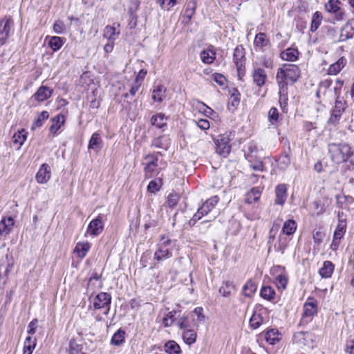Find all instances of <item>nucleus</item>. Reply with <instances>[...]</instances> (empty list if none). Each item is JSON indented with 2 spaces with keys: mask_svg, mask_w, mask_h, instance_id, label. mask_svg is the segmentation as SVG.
<instances>
[{
  "mask_svg": "<svg viewBox=\"0 0 354 354\" xmlns=\"http://www.w3.org/2000/svg\"><path fill=\"white\" fill-rule=\"evenodd\" d=\"M301 76V71L298 66L295 64H284L279 68L276 75V80L278 85L283 84L288 86V84L295 83Z\"/></svg>",
  "mask_w": 354,
  "mask_h": 354,
  "instance_id": "obj_1",
  "label": "nucleus"
},
{
  "mask_svg": "<svg viewBox=\"0 0 354 354\" xmlns=\"http://www.w3.org/2000/svg\"><path fill=\"white\" fill-rule=\"evenodd\" d=\"M328 150L331 160L335 164L347 161L353 154L351 146L346 143H329Z\"/></svg>",
  "mask_w": 354,
  "mask_h": 354,
  "instance_id": "obj_2",
  "label": "nucleus"
},
{
  "mask_svg": "<svg viewBox=\"0 0 354 354\" xmlns=\"http://www.w3.org/2000/svg\"><path fill=\"white\" fill-rule=\"evenodd\" d=\"M176 243V240L166 239L165 236H162L158 244V250L155 252L154 259L162 261L171 258L173 255L172 251Z\"/></svg>",
  "mask_w": 354,
  "mask_h": 354,
  "instance_id": "obj_3",
  "label": "nucleus"
},
{
  "mask_svg": "<svg viewBox=\"0 0 354 354\" xmlns=\"http://www.w3.org/2000/svg\"><path fill=\"white\" fill-rule=\"evenodd\" d=\"M346 107V102L337 97L334 107L331 111L330 115L328 119V124L336 126L339 123Z\"/></svg>",
  "mask_w": 354,
  "mask_h": 354,
  "instance_id": "obj_4",
  "label": "nucleus"
},
{
  "mask_svg": "<svg viewBox=\"0 0 354 354\" xmlns=\"http://www.w3.org/2000/svg\"><path fill=\"white\" fill-rule=\"evenodd\" d=\"M111 295L105 292L98 293L93 300V305L94 309L99 310L103 308H106L104 315H108L110 310V306L111 303Z\"/></svg>",
  "mask_w": 354,
  "mask_h": 354,
  "instance_id": "obj_5",
  "label": "nucleus"
},
{
  "mask_svg": "<svg viewBox=\"0 0 354 354\" xmlns=\"http://www.w3.org/2000/svg\"><path fill=\"white\" fill-rule=\"evenodd\" d=\"M216 145V151L220 156L226 157L231 151V146L230 145V138L228 136L222 134L219 135L214 140Z\"/></svg>",
  "mask_w": 354,
  "mask_h": 354,
  "instance_id": "obj_6",
  "label": "nucleus"
},
{
  "mask_svg": "<svg viewBox=\"0 0 354 354\" xmlns=\"http://www.w3.org/2000/svg\"><path fill=\"white\" fill-rule=\"evenodd\" d=\"M317 313V301L313 297H309L304 305L302 322L308 323Z\"/></svg>",
  "mask_w": 354,
  "mask_h": 354,
  "instance_id": "obj_7",
  "label": "nucleus"
},
{
  "mask_svg": "<svg viewBox=\"0 0 354 354\" xmlns=\"http://www.w3.org/2000/svg\"><path fill=\"white\" fill-rule=\"evenodd\" d=\"M13 20L11 17L6 16L0 21V44H6L7 39L10 37L12 26H13Z\"/></svg>",
  "mask_w": 354,
  "mask_h": 354,
  "instance_id": "obj_8",
  "label": "nucleus"
},
{
  "mask_svg": "<svg viewBox=\"0 0 354 354\" xmlns=\"http://www.w3.org/2000/svg\"><path fill=\"white\" fill-rule=\"evenodd\" d=\"M104 225L102 221V215L93 219L88 225L86 233L93 236H98L103 230Z\"/></svg>",
  "mask_w": 354,
  "mask_h": 354,
  "instance_id": "obj_9",
  "label": "nucleus"
},
{
  "mask_svg": "<svg viewBox=\"0 0 354 354\" xmlns=\"http://www.w3.org/2000/svg\"><path fill=\"white\" fill-rule=\"evenodd\" d=\"M354 36V18L348 20L341 29V33L338 41H345Z\"/></svg>",
  "mask_w": 354,
  "mask_h": 354,
  "instance_id": "obj_10",
  "label": "nucleus"
},
{
  "mask_svg": "<svg viewBox=\"0 0 354 354\" xmlns=\"http://www.w3.org/2000/svg\"><path fill=\"white\" fill-rule=\"evenodd\" d=\"M292 341L301 347L310 346L312 342L311 334L309 332H297L293 335Z\"/></svg>",
  "mask_w": 354,
  "mask_h": 354,
  "instance_id": "obj_11",
  "label": "nucleus"
},
{
  "mask_svg": "<svg viewBox=\"0 0 354 354\" xmlns=\"http://www.w3.org/2000/svg\"><path fill=\"white\" fill-rule=\"evenodd\" d=\"M53 90L46 86H41L34 95L31 97V100H35L38 102H43L50 97Z\"/></svg>",
  "mask_w": 354,
  "mask_h": 354,
  "instance_id": "obj_12",
  "label": "nucleus"
},
{
  "mask_svg": "<svg viewBox=\"0 0 354 354\" xmlns=\"http://www.w3.org/2000/svg\"><path fill=\"white\" fill-rule=\"evenodd\" d=\"M51 176L50 169L48 164H42L36 174V180L37 183L44 184L47 183Z\"/></svg>",
  "mask_w": 354,
  "mask_h": 354,
  "instance_id": "obj_13",
  "label": "nucleus"
},
{
  "mask_svg": "<svg viewBox=\"0 0 354 354\" xmlns=\"http://www.w3.org/2000/svg\"><path fill=\"white\" fill-rule=\"evenodd\" d=\"M252 76L254 83L257 86L262 87L265 84L267 79V74L263 68H254L252 71Z\"/></svg>",
  "mask_w": 354,
  "mask_h": 354,
  "instance_id": "obj_14",
  "label": "nucleus"
},
{
  "mask_svg": "<svg viewBox=\"0 0 354 354\" xmlns=\"http://www.w3.org/2000/svg\"><path fill=\"white\" fill-rule=\"evenodd\" d=\"M15 224L12 217L3 218L0 221V236L6 237L8 235Z\"/></svg>",
  "mask_w": 354,
  "mask_h": 354,
  "instance_id": "obj_15",
  "label": "nucleus"
},
{
  "mask_svg": "<svg viewBox=\"0 0 354 354\" xmlns=\"http://www.w3.org/2000/svg\"><path fill=\"white\" fill-rule=\"evenodd\" d=\"M103 147V140L100 133L95 132L92 134L88 145V149H93L96 152L100 151Z\"/></svg>",
  "mask_w": 354,
  "mask_h": 354,
  "instance_id": "obj_16",
  "label": "nucleus"
},
{
  "mask_svg": "<svg viewBox=\"0 0 354 354\" xmlns=\"http://www.w3.org/2000/svg\"><path fill=\"white\" fill-rule=\"evenodd\" d=\"M275 203L283 205L287 198V186L285 184H279L275 188Z\"/></svg>",
  "mask_w": 354,
  "mask_h": 354,
  "instance_id": "obj_17",
  "label": "nucleus"
},
{
  "mask_svg": "<svg viewBox=\"0 0 354 354\" xmlns=\"http://www.w3.org/2000/svg\"><path fill=\"white\" fill-rule=\"evenodd\" d=\"M279 86V102L280 106L283 112L287 111V105H288V86H285L283 84L278 85Z\"/></svg>",
  "mask_w": 354,
  "mask_h": 354,
  "instance_id": "obj_18",
  "label": "nucleus"
},
{
  "mask_svg": "<svg viewBox=\"0 0 354 354\" xmlns=\"http://www.w3.org/2000/svg\"><path fill=\"white\" fill-rule=\"evenodd\" d=\"M299 52L297 48H288L280 53V57L288 62H295L299 58Z\"/></svg>",
  "mask_w": 354,
  "mask_h": 354,
  "instance_id": "obj_19",
  "label": "nucleus"
},
{
  "mask_svg": "<svg viewBox=\"0 0 354 354\" xmlns=\"http://www.w3.org/2000/svg\"><path fill=\"white\" fill-rule=\"evenodd\" d=\"M265 339L270 344L275 345L281 340V334L277 328H270L266 332Z\"/></svg>",
  "mask_w": 354,
  "mask_h": 354,
  "instance_id": "obj_20",
  "label": "nucleus"
},
{
  "mask_svg": "<svg viewBox=\"0 0 354 354\" xmlns=\"http://www.w3.org/2000/svg\"><path fill=\"white\" fill-rule=\"evenodd\" d=\"M91 248V244L88 241L86 242H78L75 248L74 253L77 254V257L83 259L87 254V252Z\"/></svg>",
  "mask_w": 354,
  "mask_h": 354,
  "instance_id": "obj_21",
  "label": "nucleus"
},
{
  "mask_svg": "<svg viewBox=\"0 0 354 354\" xmlns=\"http://www.w3.org/2000/svg\"><path fill=\"white\" fill-rule=\"evenodd\" d=\"M334 264L330 261H325L322 267L319 270V274L322 278H330L333 273Z\"/></svg>",
  "mask_w": 354,
  "mask_h": 354,
  "instance_id": "obj_22",
  "label": "nucleus"
},
{
  "mask_svg": "<svg viewBox=\"0 0 354 354\" xmlns=\"http://www.w3.org/2000/svg\"><path fill=\"white\" fill-rule=\"evenodd\" d=\"M166 88L162 85L153 86L152 91V100L154 102H162L165 96Z\"/></svg>",
  "mask_w": 354,
  "mask_h": 354,
  "instance_id": "obj_23",
  "label": "nucleus"
},
{
  "mask_svg": "<svg viewBox=\"0 0 354 354\" xmlns=\"http://www.w3.org/2000/svg\"><path fill=\"white\" fill-rule=\"evenodd\" d=\"M166 119L165 115L162 113H159L154 115L151 118V124L156 126L157 128L162 131L167 127V123L165 122Z\"/></svg>",
  "mask_w": 354,
  "mask_h": 354,
  "instance_id": "obj_24",
  "label": "nucleus"
},
{
  "mask_svg": "<svg viewBox=\"0 0 354 354\" xmlns=\"http://www.w3.org/2000/svg\"><path fill=\"white\" fill-rule=\"evenodd\" d=\"M346 59L344 57L339 58L335 63L331 64L328 70L329 75H337L346 66Z\"/></svg>",
  "mask_w": 354,
  "mask_h": 354,
  "instance_id": "obj_25",
  "label": "nucleus"
},
{
  "mask_svg": "<svg viewBox=\"0 0 354 354\" xmlns=\"http://www.w3.org/2000/svg\"><path fill=\"white\" fill-rule=\"evenodd\" d=\"M219 198L218 196H214L209 198H208L200 207L201 211L203 212V214L206 215L212 211V209L215 207V205L218 203Z\"/></svg>",
  "mask_w": 354,
  "mask_h": 354,
  "instance_id": "obj_26",
  "label": "nucleus"
},
{
  "mask_svg": "<svg viewBox=\"0 0 354 354\" xmlns=\"http://www.w3.org/2000/svg\"><path fill=\"white\" fill-rule=\"evenodd\" d=\"M50 121L52 124L50 126L49 130L50 133L56 134L64 122V115L58 114L55 117L53 118Z\"/></svg>",
  "mask_w": 354,
  "mask_h": 354,
  "instance_id": "obj_27",
  "label": "nucleus"
},
{
  "mask_svg": "<svg viewBox=\"0 0 354 354\" xmlns=\"http://www.w3.org/2000/svg\"><path fill=\"white\" fill-rule=\"evenodd\" d=\"M248 151L245 152V157L249 162H252L258 153V146L256 142L251 141L248 145Z\"/></svg>",
  "mask_w": 354,
  "mask_h": 354,
  "instance_id": "obj_28",
  "label": "nucleus"
},
{
  "mask_svg": "<svg viewBox=\"0 0 354 354\" xmlns=\"http://www.w3.org/2000/svg\"><path fill=\"white\" fill-rule=\"evenodd\" d=\"M230 92V98L228 102V107L232 106L234 109H236L240 103L241 93L236 88H233Z\"/></svg>",
  "mask_w": 354,
  "mask_h": 354,
  "instance_id": "obj_29",
  "label": "nucleus"
},
{
  "mask_svg": "<svg viewBox=\"0 0 354 354\" xmlns=\"http://www.w3.org/2000/svg\"><path fill=\"white\" fill-rule=\"evenodd\" d=\"M270 44V41L266 38V35L264 32H259L256 35L254 46L255 48L263 49V47L267 46Z\"/></svg>",
  "mask_w": 354,
  "mask_h": 354,
  "instance_id": "obj_30",
  "label": "nucleus"
},
{
  "mask_svg": "<svg viewBox=\"0 0 354 354\" xmlns=\"http://www.w3.org/2000/svg\"><path fill=\"white\" fill-rule=\"evenodd\" d=\"M346 223L345 219L339 218V223L333 234L335 239H342L346 232Z\"/></svg>",
  "mask_w": 354,
  "mask_h": 354,
  "instance_id": "obj_31",
  "label": "nucleus"
},
{
  "mask_svg": "<svg viewBox=\"0 0 354 354\" xmlns=\"http://www.w3.org/2000/svg\"><path fill=\"white\" fill-rule=\"evenodd\" d=\"M49 118V113L47 111H43L33 122L31 129L35 130L43 126L44 122Z\"/></svg>",
  "mask_w": 354,
  "mask_h": 354,
  "instance_id": "obj_32",
  "label": "nucleus"
},
{
  "mask_svg": "<svg viewBox=\"0 0 354 354\" xmlns=\"http://www.w3.org/2000/svg\"><path fill=\"white\" fill-rule=\"evenodd\" d=\"M297 229V223L292 219H289L286 221L283 225L282 232L286 235H292L293 234Z\"/></svg>",
  "mask_w": 354,
  "mask_h": 354,
  "instance_id": "obj_33",
  "label": "nucleus"
},
{
  "mask_svg": "<svg viewBox=\"0 0 354 354\" xmlns=\"http://www.w3.org/2000/svg\"><path fill=\"white\" fill-rule=\"evenodd\" d=\"M64 39L57 36L50 37L48 46L53 51L59 50L64 44Z\"/></svg>",
  "mask_w": 354,
  "mask_h": 354,
  "instance_id": "obj_34",
  "label": "nucleus"
},
{
  "mask_svg": "<svg viewBox=\"0 0 354 354\" xmlns=\"http://www.w3.org/2000/svg\"><path fill=\"white\" fill-rule=\"evenodd\" d=\"M165 350L169 354H180L181 349L180 346L173 340L167 342L165 344Z\"/></svg>",
  "mask_w": 354,
  "mask_h": 354,
  "instance_id": "obj_35",
  "label": "nucleus"
},
{
  "mask_svg": "<svg viewBox=\"0 0 354 354\" xmlns=\"http://www.w3.org/2000/svg\"><path fill=\"white\" fill-rule=\"evenodd\" d=\"M196 333L193 329H187L183 333V339L188 345L194 344L196 340Z\"/></svg>",
  "mask_w": 354,
  "mask_h": 354,
  "instance_id": "obj_36",
  "label": "nucleus"
},
{
  "mask_svg": "<svg viewBox=\"0 0 354 354\" xmlns=\"http://www.w3.org/2000/svg\"><path fill=\"white\" fill-rule=\"evenodd\" d=\"M234 289V286L232 281H224L222 286L219 288L218 292L223 297H229L232 291Z\"/></svg>",
  "mask_w": 354,
  "mask_h": 354,
  "instance_id": "obj_37",
  "label": "nucleus"
},
{
  "mask_svg": "<svg viewBox=\"0 0 354 354\" xmlns=\"http://www.w3.org/2000/svg\"><path fill=\"white\" fill-rule=\"evenodd\" d=\"M279 112L276 107H272L268 113V119L270 125H277L279 122Z\"/></svg>",
  "mask_w": 354,
  "mask_h": 354,
  "instance_id": "obj_38",
  "label": "nucleus"
},
{
  "mask_svg": "<svg viewBox=\"0 0 354 354\" xmlns=\"http://www.w3.org/2000/svg\"><path fill=\"white\" fill-rule=\"evenodd\" d=\"M322 21V13L319 11L315 12L312 17L311 24H310V31L314 32H315L319 26L321 25Z\"/></svg>",
  "mask_w": 354,
  "mask_h": 354,
  "instance_id": "obj_39",
  "label": "nucleus"
},
{
  "mask_svg": "<svg viewBox=\"0 0 354 354\" xmlns=\"http://www.w3.org/2000/svg\"><path fill=\"white\" fill-rule=\"evenodd\" d=\"M83 345L72 339L69 343V354H86L83 352Z\"/></svg>",
  "mask_w": 354,
  "mask_h": 354,
  "instance_id": "obj_40",
  "label": "nucleus"
},
{
  "mask_svg": "<svg viewBox=\"0 0 354 354\" xmlns=\"http://www.w3.org/2000/svg\"><path fill=\"white\" fill-rule=\"evenodd\" d=\"M215 53L210 50H203L201 53V59L202 62L205 64H212L214 62L216 57Z\"/></svg>",
  "mask_w": 354,
  "mask_h": 354,
  "instance_id": "obj_41",
  "label": "nucleus"
},
{
  "mask_svg": "<svg viewBox=\"0 0 354 354\" xmlns=\"http://www.w3.org/2000/svg\"><path fill=\"white\" fill-rule=\"evenodd\" d=\"M245 48L242 45H238L234 52L233 59L235 64H237L239 62H244L245 59Z\"/></svg>",
  "mask_w": 354,
  "mask_h": 354,
  "instance_id": "obj_42",
  "label": "nucleus"
},
{
  "mask_svg": "<svg viewBox=\"0 0 354 354\" xmlns=\"http://www.w3.org/2000/svg\"><path fill=\"white\" fill-rule=\"evenodd\" d=\"M260 295L263 299L271 301L274 298L275 291L270 286H263L260 291Z\"/></svg>",
  "mask_w": 354,
  "mask_h": 354,
  "instance_id": "obj_43",
  "label": "nucleus"
},
{
  "mask_svg": "<svg viewBox=\"0 0 354 354\" xmlns=\"http://www.w3.org/2000/svg\"><path fill=\"white\" fill-rule=\"evenodd\" d=\"M257 290V286L254 281L249 280L243 287V292L245 297H251Z\"/></svg>",
  "mask_w": 354,
  "mask_h": 354,
  "instance_id": "obj_44",
  "label": "nucleus"
},
{
  "mask_svg": "<svg viewBox=\"0 0 354 354\" xmlns=\"http://www.w3.org/2000/svg\"><path fill=\"white\" fill-rule=\"evenodd\" d=\"M263 321L262 315L254 312L250 319V326L252 328L257 329L262 324Z\"/></svg>",
  "mask_w": 354,
  "mask_h": 354,
  "instance_id": "obj_45",
  "label": "nucleus"
},
{
  "mask_svg": "<svg viewBox=\"0 0 354 354\" xmlns=\"http://www.w3.org/2000/svg\"><path fill=\"white\" fill-rule=\"evenodd\" d=\"M261 196V192L258 187H253L247 194L246 202L252 203L257 202Z\"/></svg>",
  "mask_w": 354,
  "mask_h": 354,
  "instance_id": "obj_46",
  "label": "nucleus"
},
{
  "mask_svg": "<svg viewBox=\"0 0 354 354\" xmlns=\"http://www.w3.org/2000/svg\"><path fill=\"white\" fill-rule=\"evenodd\" d=\"M124 331L122 330H118L117 332H115L111 340V342L112 344L115 346H120L122 344L124 341Z\"/></svg>",
  "mask_w": 354,
  "mask_h": 354,
  "instance_id": "obj_47",
  "label": "nucleus"
},
{
  "mask_svg": "<svg viewBox=\"0 0 354 354\" xmlns=\"http://www.w3.org/2000/svg\"><path fill=\"white\" fill-rule=\"evenodd\" d=\"M27 138V132L25 129H21L16 132L13 136L14 143L19 144L21 146L26 141Z\"/></svg>",
  "mask_w": 354,
  "mask_h": 354,
  "instance_id": "obj_48",
  "label": "nucleus"
},
{
  "mask_svg": "<svg viewBox=\"0 0 354 354\" xmlns=\"http://www.w3.org/2000/svg\"><path fill=\"white\" fill-rule=\"evenodd\" d=\"M288 241L286 238H283L280 235L279 240L274 245V250L277 252H279L281 254H283L288 246Z\"/></svg>",
  "mask_w": 354,
  "mask_h": 354,
  "instance_id": "obj_49",
  "label": "nucleus"
},
{
  "mask_svg": "<svg viewBox=\"0 0 354 354\" xmlns=\"http://www.w3.org/2000/svg\"><path fill=\"white\" fill-rule=\"evenodd\" d=\"M162 185V182L161 178L151 180L147 186V190L150 193L155 194L160 190Z\"/></svg>",
  "mask_w": 354,
  "mask_h": 354,
  "instance_id": "obj_50",
  "label": "nucleus"
},
{
  "mask_svg": "<svg viewBox=\"0 0 354 354\" xmlns=\"http://www.w3.org/2000/svg\"><path fill=\"white\" fill-rule=\"evenodd\" d=\"M196 8V3L194 0H190L186 5L185 17L190 20L194 15Z\"/></svg>",
  "mask_w": 354,
  "mask_h": 354,
  "instance_id": "obj_51",
  "label": "nucleus"
},
{
  "mask_svg": "<svg viewBox=\"0 0 354 354\" xmlns=\"http://www.w3.org/2000/svg\"><path fill=\"white\" fill-rule=\"evenodd\" d=\"M279 167L281 169H286L290 164V157L288 153L285 152L278 160Z\"/></svg>",
  "mask_w": 354,
  "mask_h": 354,
  "instance_id": "obj_52",
  "label": "nucleus"
},
{
  "mask_svg": "<svg viewBox=\"0 0 354 354\" xmlns=\"http://www.w3.org/2000/svg\"><path fill=\"white\" fill-rule=\"evenodd\" d=\"M180 311L171 310L169 312L166 316L163 318L162 323L165 327L171 326L175 321L176 315Z\"/></svg>",
  "mask_w": 354,
  "mask_h": 354,
  "instance_id": "obj_53",
  "label": "nucleus"
},
{
  "mask_svg": "<svg viewBox=\"0 0 354 354\" xmlns=\"http://www.w3.org/2000/svg\"><path fill=\"white\" fill-rule=\"evenodd\" d=\"M178 326L184 330L187 329H191L190 328L192 326V324L189 320V318L187 316H182L178 321L177 323Z\"/></svg>",
  "mask_w": 354,
  "mask_h": 354,
  "instance_id": "obj_54",
  "label": "nucleus"
},
{
  "mask_svg": "<svg viewBox=\"0 0 354 354\" xmlns=\"http://www.w3.org/2000/svg\"><path fill=\"white\" fill-rule=\"evenodd\" d=\"M340 4L341 2L339 0H329L325 4V8L328 12L332 14L340 7Z\"/></svg>",
  "mask_w": 354,
  "mask_h": 354,
  "instance_id": "obj_55",
  "label": "nucleus"
},
{
  "mask_svg": "<svg viewBox=\"0 0 354 354\" xmlns=\"http://www.w3.org/2000/svg\"><path fill=\"white\" fill-rule=\"evenodd\" d=\"M288 283V278L285 274H279L275 278V283L278 288L285 289Z\"/></svg>",
  "mask_w": 354,
  "mask_h": 354,
  "instance_id": "obj_56",
  "label": "nucleus"
},
{
  "mask_svg": "<svg viewBox=\"0 0 354 354\" xmlns=\"http://www.w3.org/2000/svg\"><path fill=\"white\" fill-rule=\"evenodd\" d=\"M179 201V196L176 193H170L167 196V203L169 207H174Z\"/></svg>",
  "mask_w": 354,
  "mask_h": 354,
  "instance_id": "obj_57",
  "label": "nucleus"
},
{
  "mask_svg": "<svg viewBox=\"0 0 354 354\" xmlns=\"http://www.w3.org/2000/svg\"><path fill=\"white\" fill-rule=\"evenodd\" d=\"M211 227L209 221L205 220L201 222L196 227L198 228V232L201 234H205L207 232L208 230Z\"/></svg>",
  "mask_w": 354,
  "mask_h": 354,
  "instance_id": "obj_58",
  "label": "nucleus"
},
{
  "mask_svg": "<svg viewBox=\"0 0 354 354\" xmlns=\"http://www.w3.org/2000/svg\"><path fill=\"white\" fill-rule=\"evenodd\" d=\"M119 32H116V30L114 27L107 26L104 30V36L109 39H115V35H118Z\"/></svg>",
  "mask_w": 354,
  "mask_h": 354,
  "instance_id": "obj_59",
  "label": "nucleus"
},
{
  "mask_svg": "<svg viewBox=\"0 0 354 354\" xmlns=\"http://www.w3.org/2000/svg\"><path fill=\"white\" fill-rule=\"evenodd\" d=\"M158 3L162 9L169 10L176 3V0H158Z\"/></svg>",
  "mask_w": 354,
  "mask_h": 354,
  "instance_id": "obj_60",
  "label": "nucleus"
},
{
  "mask_svg": "<svg viewBox=\"0 0 354 354\" xmlns=\"http://www.w3.org/2000/svg\"><path fill=\"white\" fill-rule=\"evenodd\" d=\"M66 29L64 22L58 20L53 24V31L57 34H62Z\"/></svg>",
  "mask_w": 354,
  "mask_h": 354,
  "instance_id": "obj_61",
  "label": "nucleus"
},
{
  "mask_svg": "<svg viewBox=\"0 0 354 354\" xmlns=\"http://www.w3.org/2000/svg\"><path fill=\"white\" fill-rule=\"evenodd\" d=\"M250 167L254 171H263L265 169V165L263 162L261 160H253L252 162H250Z\"/></svg>",
  "mask_w": 354,
  "mask_h": 354,
  "instance_id": "obj_62",
  "label": "nucleus"
},
{
  "mask_svg": "<svg viewBox=\"0 0 354 354\" xmlns=\"http://www.w3.org/2000/svg\"><path fill=\"white\" fill-rule=\"evenodd\" d=\"M129 14L130 17V21L128 24L129 28L132 29L134 28L137 25V15L134 12L132 8H130L129 10Z\"/></svg>",
  "mask_w": 354,
  "mask_h": 354,
  "instance_id": "obj_63",
  "label": "nucleus"
},
{
  "mask_svg": "<svg viewBox=\"0 0 354 354\" xmlns=\"http://www.w3.org/2000/svg\"><path fill=\"white\" fill-rule=\"evenodd\" d=\"M237 69L238 77L240 80H243V76L245 75V63L244 62H239L235 64Z\"/></svg>",
  "mask_w": 354,
  "mask_h": 354,
  "instance_id": "obj_64",
  "label": "nucleus"
}]
</instances>
